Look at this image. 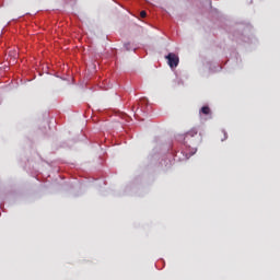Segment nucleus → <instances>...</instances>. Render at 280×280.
Returning a JSON list of instances; mask_svg holds the SVG:
<instances>
[{
  "instance_id": "nucleus-1",
  "label": "nucleus",
  "mask_w": 280,
  "mask_h": 280,
  "mask_svg": "<svg viewBox=\"0 0 280 280\" xmlns=\"http://www.w3.org/2000/svg\"><path fill=\"white\" fill-rule=\"evenodd\" d=\"M165 58L171 69H174V67H178V62H180V59L177 57V55L173 52H170Z\"/></svg>"
},
{
  "instance_id": "nucleus-2",
  "label": "nucleus",
  "mask_w": 280,
  "mask_h": 280,
  "mask_svg": "<svg viewBox=\"0 0 280 280\" xmlns=\"http://www.w3.org/2000/svg\"><path fill=\"white\" fill-rule=\"evenodd\" d=\"M198 135V128L194 127L185 135V139H188V137H196Z\"/></svg>"
},
{
  "instance_id": "nucleus-3",
  "label": "nucleus",
  "mask_w": 280,
  "mask_h": 280,
  "mask_svg": "<svg viewBox=\"0 0 280 280\" xmlns=\"http://www.w3.org/2000/svg\"><path fill=\"white\" fill-rule=\"evenodd\" d=\"M200 113H202V115H211V108L209 106H203L201 107Z\"/></svg>"
},
{
  "instance_id": "nucleus-4",
  "label": "nucleus",
  "mask_w": 280,
  "mask_h": 280,
  "mask_svg": "<svg viewBox=\"0 0 280 280\" xmlns=\"http://www.w3.org/2000/svg\"><path fill=\"white\" fill-rule=\"evenodd\" d=\"M140 16L141 19H145V16H148V13L145 11H141Z\"/></svg>"
},
{
  "instance_id": "nucleus-5",
  "label": "nucleus",
  "mask_w": 280,
  "mask_h": 280,
  "mask_svg": "<svg viewBox=\"0 0 280 280\" xmlns=\"http://www.w3.org/2000/svg\"><path fill=\"white\" fill-rule=\"evenodd\" d=\"M127 51H130V43L125 44Z\"/></svg>"
},
{
  "instance_id": "nucleus-6",
  "label": "nucleus",
  "mask_w": 280,
  "mask_h": 280,
  "mask_svg": "<svg viewBox=\"0 0 280 280\" xmlns=\"http://www.w3.org/2000/svg\"><path fill=\"white\" fill-rule=\"evenodd\" d=\"M224 135V139H226V131H223ZM224 139H222V141H224Z\"/></svg>"
}]
</instances>
